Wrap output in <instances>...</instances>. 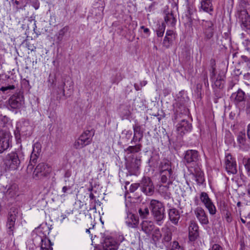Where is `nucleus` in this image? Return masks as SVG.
<instances>
[{"mask_svg": "<svg viewBox=\"0 0 250 250\" xmlns=\"http://www.w3.org/2000/svg\"><path fill=\"white\" fill-rule=\"evenodd\" d=\"M139 219L137 217L132 214H129L126 220V224L131 228H135L138 225Z\"/></svg>", "mask_w": 250, "mask_h": 250, "instance_id": "29", "label": "nucleus"}, {"mask_svg": "<svg viewBox=\"0 0 250 250\" xmlns=\"http://www.w3.org/2000/svg\"><path fill=\"white\" fill-rule=\"evenodd\" d=\"M191 125L187 121L182 120L177 125V133L181 136L189 132L191 130Z\"/></svg>", "mask_w": 250, "mask_h": 250, "instance_id": "15", "label": "nucleus"}, {"mask_svg": "<svg viewBox=\"0 0 250 250\" xmlns=\"http://www.w3.org/2000/svg\"><path fill=\"white\" fill-rule=\"evenodd\" d=\"M213 83L212 86L213 88L216 87L217 88H222L224 85V80L219 76H218L217 78L214 79L213 81H211Z\"/></svg>", "mask_w": 250, "mask_h": 250, "instance_id": "35", "label": "nucleus"}, {"mask_svg": "<svg viewBox=\"0 0 250 250\" xmlns=\"http://www.w3.org/2000/svg\"><path fill=\"white\" fill-rule=\"evenodd\" d=\"M160 173L167 172H173L171 169V162L167 160H163L159 166Z\"/></svg>", "mask_w": 250, "mask_h": 250, "instance_id": "25", "label": "nucleus"}, {"mask_svg": "<svg viewBox=\"0 0 250 250\" xmlns=\"http://www.w3.org/2000/svg\"><path fill=\"white\" fill-rule=\"evenodd\" d=\"M236 16L237 21L243 30L250 29V16L246 9L238 10Z\"/></svg>", "mask_w": 250, "mask_h": 250, "instance_id": "7", "label": "nucleus"}, {"mask_svg": "<svg viewBox=\"0 0 250 250\" xmlns=\"http://www.w3.org/2000/svg\"><path fill=\"white\" fill-rule=\"evenodd\" d=\"M208 250H223V249L218 244H212Z\"/></svg>", "mask_w": 250, "mask_h": 250, "instance_id": "49", "label": "nucleus"}, {"mask_svg": "<svg viewBox=\"0 0 250 250\" xmlns=\"http://www.w3.org/2000/svg\"><path fill=\"white\" fill-rule=\"evenodd\" d=\"M72 174V171L71 169H67L65 171V174H64V177L65 178H69L71 176Z\"/></svg>", "mask_w": 250, "mask_h": 250, "instance_id": "55", "label": "nucleus"}, {"mask_svg": "<svg viewBox=\"0 0 250 250\" xmlns=\"http://www.w3.org/2000/svg\"><path fill=\"white\" fill-rule=\"evenodd\" d=\"M240 205H241V202H238L237 203V206L238 207H240Z\"/></svg>", "mask_w": 250, "mask_h": 250, "instance_id": "62", "label": "nucleus"}, {"mask_svg": "<svg viewBox=\"0 0 250 250\" xmlns=\"http://www.w3.org/2000/svg\"><path fill=\"white\" fill-rule=\"evenodd\" d=\"M244 217L250 219V205H247L242 211Z\"/></svg>", "mask_w": 250, "mask_h": 250, "instance_id": "44", "label": "nucleus"}, {"mask_svg": "<svg viewBox=\"0 0 250 250\" xmlns=\"http://www.w3.org/2000/svg\"><path fill=\"white\" fill-rule=\"evenodd\" d=\"M7 81L8 83L7 84H5V85L2 86L0 88V91H1L4 93L7 91L14 90L16 88L15 83H13L12 82H9V81H11V80L9 79Z\"/></svg>", "mask_w": 250, "mask_h": 250, "instance_id": "34", "label": "nucleus"}, {"mask_svg": "<svg viewBox=\"0 0 250 250\" xmlns=\"http://www.w3.org/2000/svg\"><path fill=\"white\" fill-rule=\"evenodd\" d=\"M37 239L41 240V248L42 250H52V244L49 239L46 237H42L40 236H37Z\"/></svg>", "mask_w": 250, "mask_h": 250, "instance_id": "20", "label": "nucleus"}, {"mask_svg": "<svg viewBox=\"0 0 250 250\" xmlns=\"http://www.w3.org/2000/svg\"><path fill=\"white\" fill-rule=\"evenodd\" d=\"M226 221L228 222H230L232 221V218L230 216L229 214L228 213H226Z\"/></svg>", "mask_w": 250, "mask_h": 250, "instance_id": "57", "label": "nucleus"}, {"mask_svg": "<svg viewBox=\"0 0 250 250\" xmlns=\"http://www.w3.org/2000/svg\"><path fill=\"white\" fill-rule=\"evenodd\" d=\"M245 167L248 175H250V157L245 162Z\"/></svg>", "mask_w": 250, "mask_h": 250, "instance_id": "47", "label": "nucleus"}, {"mask_svg": "<svg viewBox=\"0 0 250 250\" xmlns=\"http://www.w3.org/2000/svg\"><path fill=\"white\" fill-rule=\"evenodd\" d=\"M134 136L131 141L132 142H140L143 136V132L141 130V127L138 125H135L133 127Z\"/></svg>", "mask_w": 250, "mask_h": 250, "instance_id": "30", "label": "nucleus"}, {"mask_svg": "<svg viewBox=\"0 0 250 250\" xmlns=\"http://www.w3.org/2000/svg\"><path fill=\"white\" fill-rule=\"evenodd\" d=\"M169 219L174 225H177L180 219V214L178 210L175 208H171L168 212Z\"/></svg>", "mask_w": 250, "mask_h": 250, "instance_id": "24", "label": "nucleus"}, {"mask_svg": "<svg viewBox=\"0 0 250 250\" xmlns=\"http://www.w3.org/2000/svg\"><path fill=\"white\" fill-rule=\"evenodd\" d=\"M141 145L140 144L137 145L135 146H129L125 151H128V153H136L141 150Z\"/></svg>", "mask_w": 250, "mask_h": 250, "instance_id": "40", "label": "nucleus"}, {"mask_svg": "<svg viewBox=\"0 0 250 250\" xmlns=\"http://www.w3.org/2000/svg\"><path fill=\"white\" fill-rule=\"evenodd\" d=\"M140 187V183L139 184H133L130 186L129 188V191L131 192H134L138 188Z\"/></svg>", "mask_w": 250, "mask_h": 250, "instance_id": "52", "label": "nucleus"}, {"mask_svg": "<svg viewBox=\"0 0 250 250\" xmlns=\"http://www.w3.org/2000/svg\"><path fill=\"white\" fill-rule=\"evenodd\" d=\"M70 187H67L66 186H64L62 188V191L63 192V193H66L67 192V191L70 189Z\"/></svg>", "mask_w": 250, "mask_h": 250, "instance_id": "58", "label": "nucleus"}, {"mask_svg": "<svg viewBox=\"0 0 250 250\" xmlns=\"http://www.w3.org/2000/svg\"><path fill=\"white\" fill-rule=\"evenodd\" d=\"M141 29L143 30V32L146 35V37H148L150 35V31L148 28L144 26H141Z\"/></svg>", "mask_w": 250, "mask_h": 250, "instance_id": "54", "label": "nucleus"}, {"mask_svg": "<svg viewBox=\"0 0 250 250\" xmlns=\"http://www.w3.org/2000/svg\"><path fill=\"white\" fill-rule=\"evenodd\" d=\"M175 37V34L173 30H167L163 42V46L166 48L170 47Z\"/></svg>", "mask_w": 250, "mask_h": 250, "instance_id": "17", "label": "nucleus"}, {"mask_svg": "<svg viewBox=\"0 0 250 250\" xmlns=\"http://www.w3.org/2000/svg\"><path fill=\"white\" fill-rule=\"evenodd\" d=\"M150 208L157 225L161 226L165 218V209L162 203L157 200H151Z\"/></svg>", "mask_w": 250, "mask_h": 250, "instance_id": "1", "label": "nucleus"}, {"mask_svg": "<svg viewBox=\"0 0 250 250\" xmlns=\"http://www.w3.org/2000/svg\"><path fill=\"white\" fill-rule=\"evenodd\" d=\"M243 44L245 49L250 54V40H245L243 42Z\"/></svg>", "mask_w": 250, "mask_h": 250, "instance_id": "48", "label": "nucleus"}, {"mask_svg": "<svg viewBox=\"0 0 250 250\" xmlns=\"http://www.w3.org/2000/svg\"><path fill=\"white\" fill-rule=\"evenodd\" d=\"M162 238V234L159 228H155L152 232V239L153 241L157 243L159 242Z\"/></svg>", "mask_w": 250, "mask_h": 250, "instance_id": "33", "label": "nucleus"}, {"mask_svg": "<svg viewBox=\"0 0 250 250\" xmlns=\"http://www.w3.org/2000/svg\"><path fill=\"white\" fill-rule=\"evenodd\" d=\"M237 142L241 148L245 149L248 146L246 133L244 130L239 131L236 134Z\"/></svg>", "mask_w": 250, "mask_h": 250, "instance_id": "18", "label": "nucleus"}, {"mask_svg": "<svg viewBox=\"0 0 250 250\" xmlns=\"http://www.w3.org/2000/svg\"><path fill=\"white\" fill-rule=\"evenodd\" d=\"M21 128L19 125H17L16 129L14 131V134L16 139H20L21 135Z\"/></svg>", "mask_w": 250, "mask_h": 250, "instance_id": "51", "label": "nucleus"}, {"mask_svg": "<svg viewBox=\"0 0 250 250\" xmlns=\"http://www.w3.org/2000/svg\"><path fill=\"white\" fill-rule=\"evenodd\" d=\"M64 92H65L64 89H63V90H62V93H63V95H64Z\"/></svg>", "mask_w": 250, "mask_h": 250, "instance_id": "64", "label": "nucleus"}, {"mask_svg": "<svg viewBox=\"0 0 250 250\" xmlns=\"http://www.w3.org/2000/svg\"><path fill=\"white\" fill-rule=\"evenodd\" d=\"M135 165L133 166H127V168L129 170L130 172H135L138 169L139 166L141 164V160L140 159H136L135 160Z\"/></svg>", "mask_w": 250, "mask_h": 250, "instance_id": "41", "label": "nucleus"}, {"mask_svg": "<svg viewBox=\"0 0 250 250\" xmlns=\"http://www.w3.org/2000/svg\"><path fill=\"white\" fill-rule=\"evenodd\" d=\"M199 235L198 226L194 221H191L188 227V237L191 241H195Z\"/></svg>", "mask_w": 250, "mask_h": 250, "instance_id": "16", "label": "nucleus"}, {"mask_svg": "<svg viewBox=\"0 0 250 250\" xmlns=\"http://www.w3.org/2000/svg\"><path fill=\"white\" fill-rule=\"evenodd\" d=\"M21 157L16 152L12 151L7 154L4 160L6 168L11 170L17 169L21 164Z\"/></svg>", "mask_w": 250, "mask_h": 250, "instance_id": "2", "label": "nucleus"}, {"mask_svg": "<svg viewBox=\"0 0 250 250\" xmlns=\"http://www.w3.org/2000/svg\"><path fill=\"white\" fill-rule=\"evenodd\" d=\"M24 104V97L20 93L13 95L8 100V104L12 109H20Z\"/></svg>", "mask_w": 250, "mask_h": 250, "instance_id": "10", "label": "nucleus"}, {"mask_svg": "<svg viewBox=\"0 0 250 250\" xmlns=\"http://www.w3.org/2000/svg\"><path fill=\"white\" fill-rule=\"evenodd\" d=\"M240 3L242 6L250 8V0H240Z\"/></svg>", "mask_w": 250, "mask_h": 250, "instance_id": "50", "label": "nucleus"}, {"mask_svg": "<svg viewBox=\"0 0 250 250\" xmlns=\"http://www.w3.org/2000/svg\"><path fill=\"white\" fill-rule=\"evenodd\" d=\"M134 87H135V89L136 90H139V86L136 84H134Z\"/></svg>", "mask_w": 250, "mask_h": 250, "instance_id": "60", "label": "nucleus"}, {"mask_svg": "<svg viewBox=\"0 0 250 250\" xmlns=\"http://www.w3.org/2000/svg\"><path fill=\"white\" fill-rule=\"evenodd\" d=\"M210 77L211 81H213L215 78V68L212 66L210 70Z\"/></svg>", "mask_w": 250, "mask_h": 250, "instance_id": "53", "label": "nucleus"}, {"mask_svg": "<svg viewBox=\"0 0 250 250\" xmlns=\"http://www.w3.org/2000/svg\"><path fill=\"white\" fill-rule=\"evenodd\" d=\"M141 191L147 196L152 195L154 192V186L149 177L144 176L140 183Z\"/></svg>", "mask_w": 250, "mask_h": 250, "instance_id": "9", "label": "nucleus"}, {"mask_svg": "<svg viewBox=\"0 0 250 250\" xmlns=\"http://www.w3.org/2000/svg\"><path fill=\"white\" fill-rule=\"evenodd\" d=\"M40 148V146L39 144H37L34 146L32 153L30 156V163L31 164V166L32 165V163L34 164L36 163L39 155V153L41 151Z\"/></svg>", "mask_w": 250, "mask_h": 250, "instance_id": "26", "label": "nucleus"}, {"mask_svg": "<svg viewBox=\"0 0 250 250\" xmlns=\"http://www.w3.org/2000/svg\"><path fill=\"white\" fill-rule=\"evenodd\" d=\"M89 198L91 199H93L94 198V195H93V193H91L89 195Z\"/></svg>", "mask_w": 250, "mask_h": 250, "instance_id": "59", "label": "nucleus"}, {"mask_svg": "<svg viewBox=\"0 0 250 250\" xmlns=\"http://www.w3.org/2000/svg\"><path fill=\"white\" fill-rule=\"evenodd\" d=\"M200 199L210 215H214L216 213V207L206 192H202L201 193Z\"/></svg>", "mask_w": 250, "mask_h": 250, "instance_id": "12", "label": "nucleus"}, {"mask_svg": "<svg viewBox=\"0 0 250 250\" xmlns=\"http://www.w3.org/2000/svg\"><path fill=\"white\" fill-rule=\"evenodd\" d=\"M247 134L248 138L250 140V124L247 125Z\"/></svg>", "mask_w": 250, "mask_h": 250, "instance_id": "56", "label": "nucleus"}, {"mask_svg": "<svg viewBox=\"0 0 250 250\" xmlns=\"http://www.w3.org/2000/svg\"><path fill=\"white\" fill-rule=\"evenodd\" d=\"M21 133L23 135L30 136L33 132L32 126L28 122H24L22 124L19 125Z\"/></svg>", "mask_w": 250, "mask_h": 250, "instance_id": "23", "label": "nucleus"}, {"mask_svg": "<svg viewBox=\"0 0 250 250\" xmlns=\"http://www.w3.org/2000/svg\"><path fill=\"white\" fill-rule=\"evenodd\" d=\"M68 26H65L62 29H61L59 33L57 36V39L59 41H61L62 40L63 37L65 34V33L68 31Z\"/></svg>", "mask_w": 250, "mask_h": 250, "instance_id": "43", "label": "nucleus"}, {"mask_svg": "<svg viewBox=\"0 0 250 250\" xmlns=\"http://www.w3.org/2000/svg\"><path fill=\"white\" fill-rule=\"evenodd\" d=\"M185 162L188 167H191L200 165V157L198 152L195 150H188L186 151L185 157Z\"/></svg>", "mask_w": 250, "mask_h": 250, "instance_id": "5", "label": "nucleus"}, {"mask_svg": "<svg viewBox=\"0 0 250 250\" xmlns=\"http://www.w3.org/2000/svg\"><path fill=\"white\" fill-rule=\"evenodd\" d=\"M86 232H88V233H89L90 232L89 229H86Z\"/></svg>", "mask_w": 250, "mask_h": 250, "instance_id": "63", "label": "nucleus"}, {"mask_svg": "<svg viewBox=\"0 0 250 250\" xmlns=\"http://www.w3.org/2000/svg\"><path fill=\"white\" fill-rule=\"evenodd\" d=\"M18 212V210L17 208L14 207L11 208L6 224L7 232L9 235H13L15 223L17 219L16 215Z\"/></svg>", "mask_w": 250, "mask_h": 250, "instance_id": "11", "label": "nucleus"}, {"mask_svg": "<svg viewBox=\"0 0 250 250\" xmlns=\"http://www.w3.org/2000/svg\"><path fill=\"white\" fill-rule=\"evenodd\" d=\"M186 100L184 98H178L176 102L173 104L174 110L175 112L178 113H182L186 110L185 104Z\"/></svg>", "mask_w": 250, "mask_h": 250, "instance_id": "22", "label": "nucleus"}, {"mask_svg": "<svg viewBox=\"0 0 250 250\" xmlns=\"http://www.w3.org/2000/svg\"><path fill=\"white\" fill-rule=\"evenodd\" d=\"M225 167L229 174H234L237 173V165L235 159L229 153L226 154Z\"/></svg>", "mask_w": 250, "mask_h": 250, "instance_id": "13", "label": "nucleus"}, {"mask_svg": "<svg viewBox=\"0 0 250 250\" xmlns=\"http://www.w3.org/2000/svg\"><path fill=\"white\" fill-rule=\"evenodd\" d=\"M114 242L112 238H105L103 243V247L105 250H111L113 249L112 248Z\"/></svg>", "mask_w": 250, "mask_h": 250, "instance_id": "37", "label": "nucleus"}, {"mask_svg": "<svg viewBox=\"0 0 250 250\" xmlns=\"http://www.w3.org/2000/svg\"><path fill=\"white\" fill-rule=\"evenodd\" d=\"M139 213L140 215L144 218L147 216L149 213V210L147 208H140L139 210Z\"/></svg>", "mask_w": 250, "mask_h": 250, "instance_id": "45", "label": "nucleus"}, {"mask_svg": "<svg viewBox=\"0 0 250 250\" xmlns=\"http://www.w3.org/2000/svg\"><path fill=\"white\" fill-rule=\"evenodd\" d=\"M241 221L243 224H245L246 221L243 218H241Z\"/></svg>", "mask_w": 250, "mask_h": 250, "instance_id": "61", "label": "nucleus"}, {"mask_svg": "<svg viewBox=\"0 0 250 250\" xmlns=\"http://www.w3.org/2000/svg\"><path fill=\"white\" fill-rule=\"evenodd\" d=\"M51 167L44 163L39 164L33 172V177L36 179H41L49 175L51 172Z\"/></svg>", "mask_w": 250, "mask_h": 250, "instance_id": "8", "label": "nucleus"}, {"mask_svg": "<svg viewBox=\"0 0 250 250\" xmlns=\"http://www.w3.org/2000/svg\"><path fill=\"white\" fill-rule=\"evenodd\" d=\"M142 229L146 234L149 235L155 229L153 223L150 221H143L141 224Z\"/></svg>", "mask_w": 250, "mask_h": 250, "instance_id": "21", "label": "nucleus"}, {"mask_svg": "<svg viewBox=\"0 0 250 250\" xmlns=\"http://www.w3.org/2000/svg\"><path fill=\"white\" fill-rule=\"evenodd\" d=\"M92 134L89 130L83 133L75 141L73 146L76 149H81L90 144L92 141Z\"/></svg>", "mask_w": 250, "mask_h": 250, "instance_id": "6", "label": "nucleus"}, {"mask_svg": "<svg viewBox=\"0 0 250 250\" xmlns=\"http://www.w3.org/2000/svg\"><path fill=\"white\" fill-rule=\"evenodd\" d=\"M165 22L167 24L171 26H174L176 22V19L174 17L173 14L170 13L166 14L164 17Z\"/></svg>", "mask_w": 250, "mask_h": 250, "instance_id": "36", "label": "nucleus"}, {"mask_svg": "<svg viewBox=\"0 0 250 250\" xmlns=\"http://www.w3.org/2000/svg\"><path fill=\"white\" fill-rule=\"evenodd\" d=\"M173 172H167L166 173H160L161 175V181L163 183L168 182L171 183L172 180Z\"/></svg>", "mask_w": 250, "mask_h": 250, "instance_id": "32", "label": "nucleus"}, {"mask_svg": "<svg viewBox=\"0 0 250 250\" xmlns=\"http://www.w3.org/2000/svg\"><path fill=\"white\" fill-rule=\"evenodd\" d=\"M159 191L163 194L164 196L169 197L170 193L169 191V187L168 186H160L158 189Z\"/></svg>", "mask_w": 250, "mask_h": 250, "instance_id": "39", "label": "nucleus"}, {"mask_svg": "<svg viewBox=\"0 0 250 250\" xmlns=\"http://www.w3.org/2000/svg\"><path fill=\"white\" fill-rule=\"evenodd\" d=\"M203 28V37L201 33H197V36L199 40H208L210 39L214 34V26L213 23L210 21L203 20L201 23Z\"/></svg>", "mask_w": 250, "mask_h": 250, "instance_id": "4", "label": "nucleus"}, {"mask_svg": "<svg viewBox=\"0 0 250 250\" xmlns=\"http://www.w3.org/2000/svg\"><path fill=\"white\" fill-rule=\"evenodd\" d=\"M12 136L7 129L0 130V154L12 146Z\"/></svg>", "mask_w": 250, "mask_h": 250, "instance_id": "3", "label": "nucleus"}, {"mask_svg": "<svg viewBox=\"0 0 250 250\" xmlns=\"http://www.w3.org/2000/svg\"><path fill=\"white\" fill-rule=\"evenodd\" d=\"M201 8L205 12L210 13L213 11L211 0H201Z\"/></svg>", "mask_w": 250, "mask_h": 250, "instance_id": "28", "label": "nucleus"}, {"mask_svg": "<svg viewBox=\"0 0 250 250\" xmlns=\"http://www.w3.org/2000/svg\"><path fill=\"white\" fill-rule=\"evenodd\" d=\"M17 193V188L16 186L13 185L11 186L7 190L6 194L9 197H14Z\"/></svg>", "mask_w": 250, "mask_h": 250, "instance_id": "38", "label": "nucleus"}, {"mask_svg": "<svg viewBox=\"0 0 250 250\" xmlns=\"http://www.w3.org/2000/svg\"><path fill=\"white\" fill-rule=\"evenodd\" d=\"M166 25L164 23H162L161 24H160L156 29V34L158 37H162L165 31Z\"/></svg>", "mask_w": 250, "mask_h": 250, "instance_id": "42", "label": "nucleus"}, {"mask_svg": "<svg viewBox=\"0 0 250 250\" xmlns=\"http://www.w3.org/2000/svg\"><path fill=\"white\" fill-rule=\"evenodd\" d=\"M169 250H183V249L179 246L178 242L173 241L170 246Z\"/></svg>", "mask_w": 250, "mask_h": 250, "instance_id": "46", "label": "nucleus"}, {"mask_svg": "<svg viewBox=\"0 0 250 250\" xmlns=\"http://www.w3.org/2000/svg\"><path fill=\"white\" fill-rule=\"evenodd\" d=\"M201 165L193 167L191 172L194 175L196 181L198 183H202L204 181V173L201 169Z\"/></svg>", "mask_w": 250, "mask_h": 250, "instance_id": "19", "label": "nucleus"}, {"mask_svg": "<svg viewBox=\"0 0 250 250\" xmlns=\"http://www.w3.org/2000/svg\"><path fill=\"white\" fill-rule=\"evenodd\" d=\"M194 213L196 217L202 225H207L209 223L208 215L201 207H197L194 210Z\"/></svg>", "mask_w": 250, "mask_h": 250, "instance_id": "14", "label": "nucleus"}, {"mask_svg": "<svg viewBox=\"0 0 250 250\" xmlns=\"http://www.w3.org/2000/svg\"><path fill=\"white\" fill-rule=\"evenodd\" d=\"M163 232V235L162 238V243L164 244L169 242L172 239V232L170 229L168 228H163L162 229Z\"/></svg>", "mask_w": 250, "mask_h": 250, "instance_id": "31", "label": "nucleus"}, {"mask_svg": "<svg viewBox=\"0 0 250 250\" xmlns=\"http://www.w3.org/2000/svg\"><path fill=\"white\" fill-rule=\"evenodd\" d=\"M230 98L235 104H237L244 100L245 93L241 90H238L236 92L232 94Z\"/></svg>", "mask_w": 250, "mask_h": 250, "instance_id": "27", "label": "nucleus"}]
</instances>
